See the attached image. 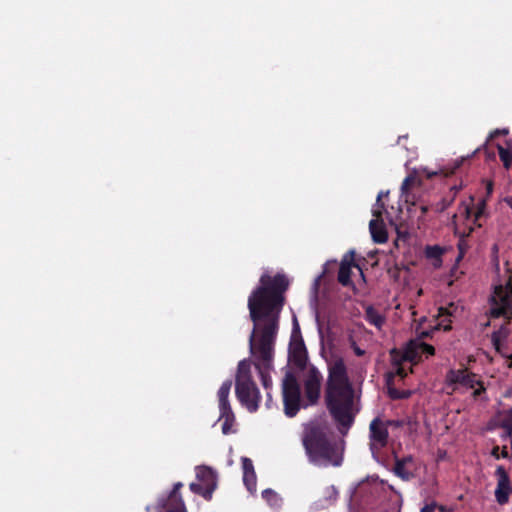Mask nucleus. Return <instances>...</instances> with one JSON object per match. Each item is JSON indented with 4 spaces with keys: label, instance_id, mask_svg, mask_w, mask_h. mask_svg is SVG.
Returning <instances> with one entry per match:
<instances>
[{
    "label": "nucleus",
    "instance_id": "nucleus-1",
    "mask_svg": "<svg viewBox=\"0 0 512 512\" xmlns=\"http://www.w3.org/2000/svg\"><path fill=\"white\" fill-rule=\"evenodd\" d=\"M289 281L284 274L271 277L263 274L258 286L248 298L250 319L254 323L249 338V350L261 383L266 390L272 387L274 346L278 332L279 313L284 304L283 293Z\"/></svg>",
    "mask_w": 512,
    "mask_h": 512
},
{
    "label": "nucleus",
    "instance_id": "nucleus-2",
    "mask_svg": "<svg viewBox=\"0 0 512 512\" xmlns=\"http://www.w3.org/2000/svg\"><path fill=\"white\" fill-rule=\"evenodd\" d=\"M325 403L340 434L347 435L355 422L357 411L354 410V389L342 358L328 365Z\"/></svg>",
    "mask_w": 512,
    "mask_h": 512
},
{
    "label": "nucleus",
    "instance_id": "nucleus-3",
    "mask_svg": "<svg viewBox=\"0 0 512 512\" xmlns=\"http://www.w3.org/2000/svg\"><path fill=\"white\" fill-rule=\"evenodd\" d=\"M303 446L309 461L319 467L342 464V454L326 426L318 422L308 424L303 433Z\"/></svg>",
    "mask_w": 512,
    "mask_h": 512
},
{
    "label": "nucleus",
    "instance_id": "nucleus-4",
    "mask_svg": "<svg viewBox=\"0 0 512 512\" xmlns=\"http://www.w3.org/2000/svg\"><path fill=\"white\" fill-rule=\"evenodd\" d=\"M235 393L238 401L247 408L249 412H256L260 403V392L252 378L251 359H243L238 363Z\"/></svg>",
    "mask_w": 512,
    "mask_h": 512
},
{
    "label": "nucleus",
    "instance_id": "nucleus-5",
    "mask_svg": "<svg viewBox=\"0 0 512 512\" xmlns=\"http://www.w3.org/2000/svg\"><path fill=\"white\" fill-rule=\"evenodd\" d=\"M509 273L505 285H497L491 297L490 317L512 319V270Z\"/></svg>",
    "mask_w": 512,
    "mask_h": 512
},
{
    "label": "nucleus",
    "instance_id": "nucleus-6",
    "mask_svg": "<svg viewBox=\"0 0 512 512\" xmlns=\"http://www.w3.org/2000/svg\"><path fill=\"white\" fill-rule=\"evenodd\" d=\"M282 399L285 415L290 418L296 416L302 407L301 389L291 370L286 371L282 380Z\"/></svg>",
    "mask_w": 512,
    "mask_h": 512
},
{
    "label": "nucleus",
    "instance_id": "nucleus-7",
    "mask_svg": "<svg viewBox=\"0 0 512 512\" xmlns=\"http://www.w3.org/2000/svg\"><path fill=\"white\" fill-rule=\"evenodd\" d=\"M196 478L197 482L190 484V490L206 500H210L217 487L216 473L210 467L199 466L196 468Z\"/></svg>",
    "mask_w": 512,
    "mask_h": 512
},
{
    "label": "nucleus",
    "instance_id": "nucleus-8",
    "mask_svg": "<svg viewBox=\"0 0 512 512\" xmlns=\"http://www.w3.org/2000/svg\"><path fill=\"white\" fill-rule=\"evenodd\" d=\"M392 421H382L379 417L374 418L369 425L370 450L372 454L377 453L388 444V426Z\"/></svg>",
    "mask_w": 512,
    "mask_h": 512
},
{
    "label": "nucleus",
    "instance_id": "nucleus-9",
    "mask_svg": "<svg viewBox=\"0 0 512 512\" xmlns=\"http://www.w3.org/2000/svg\"><path fill=\"white\" fill-rule=\"evenodd\" d=\"M322 381L323 376L321 372L316 367L311 366L304 379V396L307 403L303 407L315 405L318 402Z\"/></svg>",
    "mask_w": 512,
    "mask_h": 512
},
{
    "label": "nucleus",
    "instance_id": "nucleus-10",
    "mask_svg": "<svg viewBox=\"0 0 512 512\" xmlns=\"http://www.w3.org/2000/svg\"><path fill=\"white\" fill-rule=\"evenodd\" d=\"M432 356L435 354V348L425 342L411 341L405 349L401 360L409 362H417L421 355Z\"/></svg>",
    "mask_w": 512,
    "mask_h": 512
},
{
    "label": "nucleus",
    "instance_id": "nucleus-11",
    "mask_svg": "<svg viewBox=\"0 0 512 512\" xmlns=\"http://www.w3.org/2000/svg\"><path fill=\"white\" fill-rule=\"evenodd\" d=\"M496 476L498 477V483L495 490V498L500 505H504L509 501V494L512 493V485L509 475L503 466L497 467Z\"/></svg>",
    "mask_w": 512,
    "mask_h": 512
},
{
    "label": "nucleus",
    "instance_id": "nucleus-12",
    "mask_svg": "<svg viewBox=\"0 0 512 512\" xmlns=\"http://www.w3.org/2000/svg\"><path fill=\"white\" fill-rule=\"evenodd\" d=\"M446 379L449 384H461L471 389L475 387V383H478L476 375L467 369H451L448 371Z\"/></svg>",
    "mask_w": 512,
    "mask_h": 512
},
{
    "label": "nucleus",
    "instance_id": "nucleus-13",
    "mask_svg": "<svg viewBox=\"0 0 512 512\" xmlns=\"http://www.w3.org/2000/svg\"><path fill=\"white\" fill-rule=\"evenodd\" d=\"M352 266H356L357 268L360 269V267L356 264H354V253L353 252H349L348 254H346L341 263H340V267H339V271H338V282L342 285V286H349L352 284V281H351V274H352Z\"/></svg>",
    "mask_w": 512,
    "mask_h": 512
},
{
    "label": "nucleus",
    "instance_id": "nucleus-14",
    "mask_svg": "<svg viewBox=\"0 0 512 512\" xmlns=\"http://www.w3.org/2000/svg\"><path fill=\"white\" fill-rule=\"evenodd\" d=\"M182 486L181 482L174 484L166 504L163 506L164 512H187L184 501L179 494V490Z\"/></svg>",
    "mask_w": 512,
    "mask_h": 512
},
{
    "label": "nucleus",
    "instance_id": "nucleus-15",
    "mask_svg": "<svg viewBox=\"0 0 512 512\" xmlns=\"http://www.w3.org/2000/svg\"><path fill=\"white\" fill-rule=\"evenodd\" d=\"M416 185L420 186L421 180L415 174H409L401 185V197L406 203H410L413 206L416 204V201L415 196L411 193V189Z\"/></svg>",
    "mask_w": 512,
    "mask_h": 512
},
{
    "label": "nucleus",
    "instance_id": "nucleus-16",
    "mask_svg": "<svg viewBox=\"0 0 512 512\" xmlns=\"http://www.w3.org/2000/svg\"><path fill=\"white\" fill-rule=\"evenodd\" d=\"M243 482L250 492L256 490V473L251 459L242 458Z\"/></svg>",
    "mask_w": 512,
    "mask_h": 512
},
{
    "label": "nucleus",
    "instance_id": "nucleus-17",
    "mask_svg": "<svg viewBox=\"0 0 512 512\" xmlns=\"http://www.w3.org/2000/svg\"><path fill=\"white\" fill-rule=\"evenodd\" d=\"M371 237L375 243L383 244L388 240V233L383 220L372 219L369 223Z\"/></svg>",
    "mask_w": 512,
    "mask_h": 512
},
{
    "label": "nucleus",
    "instance_id": "nucleus-18",
    "mask_svg": "<svg viewBox=\"0 0 512 512\" xmlns=\"http://www.w3.org/2000/svg\"><path fill=\"white\" fill-rule=\"evenodd\" d=\"M458 306L454 303H449L445 307H440L438 310L439 326H442L445 331L451 329V317L457 313Z\"/></svg>",
    "mask_w": 512,
    "mask_h": 512
},
{
    "label": "nucleus",
    "instance_id": "nucleus-19",
    "mask_svg": "<svg viewBox=\"0 0 512 512\" xmlns=\"http://www.w3.org/2000/svg\"><path fill=\"white\" fill-rule=\"evenodd\" d=\"M292 362L299 369H304L307 362V353L303 341L295 345L290 356Z\"/></svg>",
    "mask_w": 512,
    "mask_h": 512
},
{
    "label": "nucleus",
    "instance_id": "nucleus-20",
    "mask_svg": "<svg viewBox=\"0 0 512 512\" xmlns=\"http://www.w3.org/2000/svg\"><path fill=\"white\" fill-rule=\"evenodd\" d=\"M413 461L412 456H407L401 459H396L395 466H394V473L398 477H400L402 480L408 481L413 477V474L408 471L405 466L407 463H411Z\"/></svg>",
    "mask_w": 512,
    "mask_h": 512
},
{
    "label": "nucleus",
    "instance_id": "nucleus-21",
    "mask_svg": "<svg viewBox=\"0 0 512 512\" xmlns=\"http://www.w3.org/2000/svg\"><path fill=\"white\" fill-rule=\"evenodd\" d=\"M338 490L333 486H327L323 492V500L320 499L315 504L320 508H326L331 506L338 498Z\"/></svg>",
    "mask_w": 512,
    "mask_h": 512
},
{
    "label": "nucleus",
    "instance_id": "nucleus-22",
    "mask_svg": "<svg viewBox=\"0 0 512 512\" xmlns=\"http://www.w3.org/2000/svg\"><path fill=\"white\" fill-rule=\"evenodd\" d=\"M485 209H486V203H485V201L482 200V201H480L477 204L476 211L474 213H473L472 208L470 206L463 205V212H462V214L465 215L466 219H470L471 215L473 214V216H474V224H477L478 227H481V223H478V221L484 215Z\"/></svg>",
    "mask_w": 512,
    "mask_h": 512
},
{
    "label": "nucleus",
    "instance_id": "nucleus-23",
    "mask_svg": "<svg viewBox=\"0 0 512 512\" xmlns=\"http://www.w3.org/2000/svg\"><path fill=\"white\" fill-rule=\"evenodd\" d=\"M365 318L370 324L376 327H381V325L384 323V318L372 306L366 308Z\"/></svg>",
    "mask_w": 512,
    "mask_h": 512
},
{
    "label": "nucleus",
    "instance_id": "nucleus-24",
    "mask_svg": "<svg viewBox=\"0 0 512 512\" xmlns=\"http://www.w3.org/2000/svg\"><path fill=\"white\" fill-rule=\"evenodd\" d=\"M232 387V381L226 380L222 383L218 390V399H219V405L229 403V393Z\"/></svg>",
    "mask_w": 512,
    "mask_h": 512
},
{
    "label": "nucleus",
    "instance_id": "nucleus-25",
    "mask_svg": "<svg viewBox=\"0 0 512 512\" xmlns=\"http://www.w3.org/2000/svg\"><path fill=\"white\" fill-rule=\"evenodd\" d=\"M498 154L504 167L509 169L512 164V151L510 149L504 148L501 145H498Z\"/></svg>",
    "mask_w": 512,
    "mask_h": 512
},
{
    "label": "nucleus",
    "instance_id": "nucleus-26",
    "mask_svg": "<svg viewBox=\"0 0 512 512\" xmlns=\"http://www.w3.org/2000/svg\"><path fill=\"white\" fill-rule=\"evenodd\" d=\"M501 427L505 429L507 436H512V407L502 415Z\"/></svg>",
    "mask_w": 512,
    "mask_h": 512
},
{
    "label": "nucleus",
    "instance_id": "nucleus-27",
    "mask_svg": "<svg viewBox=\"0 0 512 512\" xmlns=\"http://www.w3.org/2000/svg\"><path fill=\"white\" fill-rule=\"evenodd\" d=\"M392 383H393V374L392 373H388L387 376H386V384H387V388H388V395L393 400L401 399V397H403V396L400 395V390L392 387Z\"/></svg>",
    "mask_w": 512,
    "mask_h": 512
},
{
    "label": "nucleus",
    "instance_id": "nucleus-28",
    "mask_svg": "<svg viewBox=\"0 0 512 512\" xmlns=\"http://www.w3.org/2000/svg\"><path fill=\"white\" fill-rule=\"evenodd\" d=\"M262 497L265 499L271 506H279L281 499L278 494L272 489H265L262 492Z\"/></svg>",
    "mask_w": 512,
    "mask_h": 512
},
{
    "label": "nucleus",
    "instance_id": "nucleus-29",
    "mask_svg": "<svg viewBox=\"0 0 512 512\" xmlns=\"http://www.w3.org/2000/svg\"><path fill=\"white\" fill-rule=\"evenodd\" d=\"M457 218V214H454L452 216V222L455 225V235H457L459 238H467L471 235V233L474 230V227L472 225H469L467 227H464L463 229L456 225L455 220Z\"/></svg>",
    "mask_w": 512,
    "mask_h": 512
},
{
    "label": "nucleus",
    "instance_id": "nucleus-30",
    "mask_svg": "<svg viewBox=\"0 0 512 512\" xmlns=\"http://www.w3.org/2000/svg\"><path fill=\"white\" fill-rule=\"evenodd\" d=\"M443 252V249L438 245L427 246L425 249L426 257L429 259L441 260Z\"/></svg>",
    "mask_w": 512,
    "mask_h": 512
},
{
    "label": "nucleus",
    "instance_id": "nucleus-31",
    "mask_svg": "<svg viewBox=\"0 0 512 512\" xmlns=\"http://www.w3.org/2000/svg\"><path fill=\"white\" fill-rule=\"evenodd\" d=\"M505 333L502 331V329H499L498 331H494L491 335V341L495 348V350L500 353L501 352V341L503 338H505Z\"/></svg>",
    "mask_w": 512,
    "mask_h": 512
},
{
    "label": "nucleus",
    "instance_id": "nucleus-32",
    "mask_svg": "<svg viewBox=\"0 0 512 512\" xmlns=\"http://www.w3.org/2000/svg\"><path fill=\"white\" fill-rule=\"evenodd\" d=\"M453 200V198H442L438 203H436L433 206L434 211L436 213L444 212L453 203Z\"/></svg>",
    "mask_w": 512,
    "mask_h": 512
},
{
    "label": "nucleus",
    "instance_id": "nucleus-33",
    "mask_svg": "<svg viewBox=\"0 0 512 512\" xmlns=\"http://www.w3.org/2000/svg\"><path fill=\"white\" fill-rule=\"evenodd\" d=\"M219 410H220V419L226 418V417L235 418L232 408L230 406V403L220 404Z\"/></svg>",
    "mask_w": 512,
    "mask_h": 512
},
{
    "label": "nucleus",
    "instance_id": "nucleus-34",
    "mask_svg": "<svg viewBox=\"0 0 512 512\" xmlns=\"http://www.w3.org/2000/svg\"><path fill=\"white\" fill-rule=\"evenodd\" d=\"M393 359H394V365H395V371L391 372L393 374V378L395 376H399L402 379L405 378L407 376V372L404 369V367L401 365V361H397L395 358H393Z\"/></svg>",
    "mask_w": 512,
    "mask_h": 512
},
{
    "label": "nucleus",
    "instance_id": "nucleus-35",
    "mask_svg": "<svg viewBox=\"0 0 512 512\" xmlns=\"http://www.w3.org/2000/svg\"><path fill=\"white\" fill-rule=\"evenodd\" d=\"M224 421L222 423V433L227 435L231 432V428H232V425L235 421V418H229V417H226V418H223Z\"/></svg>",
    "mask_w": 512,
    "mask_h": 512
},
{
    "label": "nucleus",
    "instance_id": "nucleus-36",
    "mask_svg": "<svg viewBox=\"0 0 512 512\" xmlns=\"http://www.w3.org/2000/svg\"><path fill=\"white\" fill-rule=\"evenodd\" d=\"M423 172L425 173V176H426V178H427V179H431V178H433L434 176H437V175H439V174H441V175H443V176L447 177V176H449L450 174H453V173H454V171H450V172L448 173V172H444V170H440V171H432V172H430V171H428V170H426V169H424V170H423Z\"/></svg>",
    "mask_w": 512,
    "mask_h": 512
},
{
    "label": "nucleus",
    "instance_id": "nucleus-37",
    "mask_svg": "<svg viewBox=\"0 0 512 512\" xmlns=\"http://www.w3.org/2000/svg\"><path fill=\"white\" fill-rule=\"evenodd\" d=\"M457 246H458V249H459V252H460L459 257H462L464 255L465 251L468 248V243L466 241V238H459Z\"/></svg>",
    "mask_w": 512,
    "mask_h": 512
},
{
    "label": "nucleus",
    "instance_id": "nucleus-38",
    "mask_svg": "<svg viewBox=\"0 0 512 512\" xmlns=\"http://www.w3.org/2000/svg\"><path fill=\"white\" fill-rule=\"evenodd\" d=\"M478 383H475V386H479L477 389H475L473 391V397L474 398H477L479 397L482 393H484L486 391V388L484 387V384L481 380H477Z\"/></svg>",
    "mask_w": 512,
    "mask_h": 512
},
{
    "label": "nucleus",
    "instance_id": "nucleus-39",
    "mask_svg": "<svg viewBox=\"0 0 512 512\" xmlns=\"http://www.w3.org/2000/svg\"><path fill=\"white\" fill-rule=\"evenodd\" d=\"M351 348L353 349L355 355L361 357L363 355H365V350L361 349L355 341H352L351 343Z\"/></svg>",
    "mask_w": 512,
    "mask_h": 512
},
{
    "label": "nucleus",
    "instance_id": "nucleus-40",
    "mask_svg": "<svg viewBox=\"0 0 512 512\" xmlns=\"http://www.w3.org/2000/svg\"><path fill=\"white\" fill-rule=\"evenodd\" d=\"M436 507L435 503L425 505L420 512H434Z\"/></svg>",
    "mask_w": 512,
    "mask_h": 512
},
{
    "label": "nucleus",
    "instance_id": "nucleus-41",
    "mask_svg": "<svg viewBox=\"0 0 512 512\" xmlns=\"http://www.w3.org/2000/svg\"><path fill=\"white\" fill-rule=\"evenodd\" d=\"M508 134V130L507 129H502V130H495L492 134H491V137H494L496 135H506Z\"/></svg>",
    "mask_w": 512,
    "mask_h": 512
},
{
    "label": "nucleus",
    "instance_id": "nucleus-42",
    "mask_svg": "<svg viewBox=\"0 0 512 512\" xmlns=\"http://www.w3.org/2000/svg\"><path fill=\"white\" fill-rule=\"evenodd\" d=\"M400 395H402L403 397H401V399H407L410 397L411 395V392L410 391H407V390H403V391H400Z\"/></svg>",
    "mask_w": 512,
    "mask_h": 512
},
{
    "label": "nucleus",
    "instance_id": "nucleus-43",
    "mask_svg": "<svg viewBox=\"0 0 512 512\" xmlns=\"http://www.w3.org/2000/svg\"><path fill=\"white\" fill-rule=\"evenodd\" d=\"M388 195V192L384 193L383 191H381L379 194H378V197H377V203L379 204L380 201H381V198L382 197H385Z\"/></svg>",
    "mask_w": 512,
    "mask_h": 512
},
{
    "label": "nucleus",
    "instance_id": "nucleus-44",
    "mask_svg": "<svg viewBox=\"0 0 512 512\" xmlns=\"http://www.w3.org/2000/svg\"><path fill=\"white\" fill-rule=\"evenodd\" d=\"M498 451H499V447L496 446L492 449V455L496 458H499V455H498Z\"/></svg>",
    "mask_w": 512,
    "mask_h": 512
},
{
    "label": "nucleus",
    "instance_id": "nucleus-45",
    "mask_svg": "<svg viewBox=\"0 0 512 512\" xmlns=\"http://www.w3.org/2000/svg\"><path fill=\"white\" fill-rule=\"evenodd\" d=\"M501 455H502L503 458L508 457L507 448L505 446L502 448Z\"/></svg>",
    "mask_w": 512,
    "mask_h": 512
},
{
    "label": "nucleus",
    "instance_id": "nucleus-46",
    "mask_svg": "<svg viewBox=\"0 0 512 512\" xmlns=\"http://www.w3.org/2000/svg\"><path fill=\"white\" fill-rule=\"evenodd\" d=\"M429 335H430V332H428V331H423V332L421 333V338L428 337Z\"/></svg>",
    "mask_w": 512,
    "mask_h": 512
},
{
    "label": "nucleus",
    "instance_id": "nucleus-47",
    "mask_svg": "<svg viewBox=\"0 0 512 512\" xmlns=\"http://www.w3.org/2000/svg\"><path fill=\"white\" fill-rule=\"evenodd\" d=\"M421 211H422V214H425L428 211V207L427 206H421Z\"/></svg>",
    "mask_w": 512,
    "mask_h": 512
},
{
    "label": "nucleus",
    "instance_id": "nucleus-48",
    "mask_svg": "<svg viewBox=\"0 0 512 512\" xmlns=\"http://www.w3.org/2000/svg\"><path fill=\"white\" fill-rule=\"evenodd\" d=\"M402 138H407V135H405V136H399V137H398V139H397V143H398V144L400 143V141H401V139H402Z\"/></svg>",
    "mask_w": 512,
    "mask_h": 512
},
{
    "label": "nucleus",
    "instance_id": "nucleus-49",
    "mask_svg": "<svg viewBox=\"0 0 512 512\" xmlns=\"http://www.w3.org/2000/svg\"><path fill=\"white\" fill-rule=\"evenodd\" d=\"M509 206L512 208V197L506 200Z\"/></svg>",
    "mask_w": 512,
    "mask_h": 512
},
{
    "label": "nucleus",
    "instance_id": "nucleus-50",
    "mask_svg": "<svg viewBox=\"0 0 512 512\" xmlns=\"http://www.w3.org/2000/svg\"><path fill=\"white\" fill-rule=\"evenodd\" d=\"M374 216H376L377 218L381 216V212H377V211H374Z\"/></svg>",
    "mask_w": 512,
    "mask_h": 512
},
{
    "label": "nucleus",
    "instance_id": "nucleus-51",
    "mask_svg": "<svg viewBox=\"0 0 512 512\" xmlns=\"http://www.w3.org/2000/svg\"><path fill=\"white\" fill-rule=\"evenodd\" d=\"M294 323H295V327H296L297 329H299V328H298V324H297V320H296V319H294Z\"/></svg>",
    "mask_w": 512,
    "mask_h": 512
}]
</instances>
